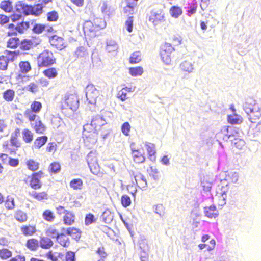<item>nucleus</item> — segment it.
<instances>
[{
	"label": "nucleus",
	"mask_w": 261,
	"mask_h": 261,
	"mask_svg": "<svg viewBox=\"0 0 261 261\" xmlns=\"http://www.w3.org/2000/svg\"><path fill=\"white\" fill-rule=\"evenodd\" d=\"M56 63V59L53 53L45 49L40 53L37 57V64L39 68L47 67Z\"/></svg>",
	"instance_id": "obj_1"
},
{
	"label": "nucleus",
	"mask_w": 261,
	"mask_h": 261,
	"mask_svg": "<svg viewBox=\"0 0 261 261\" xmlns=\"http://www.w3.org/2000/svg\"><path fill=\"white\" fill-rule=\"evenodd\" d=\"M34 20L30 21H22L20 22L17 23L12 22L8 24V29L9 31L8 32V36L16 35L17 34H24L30 27L31 24H32Z\"/></svg>",
	"instance_id": "obj_2"
},
{
	"label": "nucleus",
	"mask_w": 261,
	"mask_h": 261,
	"mask_svg": "<svg viewBox=\"0 0 261 261\" xmlns=\"http://www.w3.org/2000/svg\"><path fill=\"white\" fill-rule=\"evenodd\" d=\"M174 48L171 44L165 43L163 44L160 50V55L162 61L167 65L172 62V53L174 51Z\"/></svg>",
	"instance_id": "obj_3"
},
{
	"label": "nucleus",
	"mask_w": 261,
	"mask_h": 261,
	"mask_svg": "<svg viewBox=\"0 0 261 261\" xmlns=\"http://www.w3.org/2000/svg\"><path fill=\"white\" fill-rule=\"evenodd\" d=\"M48 41L50 45L59 50H61L67 46L65 40L62 37L57 35H54L48 38Z\"/></svg>",
	"instance_id": "obj_4"
},
{
	"label": "nucleus",
	"mask_w": 261,
	"mask_h": 261,
	"mask_svg": "<svg viewBox=\"0 0 261 261\" xmlns=\"http://www.w3.org/2000/svg\"><path fill=\"white\" fill-rule=\"evenodd\" d=\"M98 91L92 84L87 85L86 89V96L89 104L95 106L96 98L98 96Z\"/></svg>",
	"instance_id": "obj_5"
},
{
	"label": "nucleus",
	"mask_w": 261,
	"mask_h": 261,
	"mask_svg": "<svg viewBox=\"0 0 261 261\" xmlns=\"http://www.w3.org/2000/svg\"><path fill=\"white\" fill-rule=\"evenodd\" d=\"M229 190L228 184L226 181H221L220 185H219V188L216 192V196L219 199L220 204L223 205L226 204L227 198V192Z\"/></svg>",
	"instance_id": "obj_6"
},
{
	"label": "nucleus",
	"mask_w": 261,
	"mask_h": 261,
	"mask_svg": "<svg viewBox=\"0 0 261 261\" xmlns=\"http://www.w3.org/2000/svg\"><path fill=\"white\" fill-rule=\"evenodd\" d=\"M7 54L11 56L10 58L2 55L0 56V70H6L8 69V63L14 62L18 56V53L16 51H7Z\"/></svg>",
	"instance_id": "obj_7"
},
{
	"label": "nucleus",
	"mask_w": 261,
	"mask_h": 261,
	"mask_svg": "<svg viewBox=\"0 0 261 261\" xmlns=\"http://www.w3.org/2000/svg\"><path fill=\"white\" fill-rule=\"evenodd\" d=\"M96 20L94 23L91 21H86L84 23L83 29L85 34L89 35L92 34V35H95L96 32L101 28L99 25L97 24L98 20L96 19Z\"/></svg>",
	"instance_id": "obj_8"
},
{
	"label": "nucleus",
	"mask_w": 261,
	"mask_h": 261,
	"mask_svg": "<svg viewBox=\"0 0 261 261\" xmlns=\"http://www.w3.org/2000/svg\"><path fill=\"white\" fill-rule=\"evenodd\" d=\"M65 103L67 109L73 111H76L79 106V100L77 94L73 93L68 95L65 99Z\"/></svg>",
	"instance_id": "obj_9"
},
{
	"label": "nucleus",
	"mask_w": 261,
	"mask_h": 261,
	"mask_svg": "<svg viewBox=\"0 0 261 261\" xmlns=\"http://www.w3.org/2000/svg\"><path fill=\"white\" fill-rule=\"evenodd\" d=\"M29 119L31 122V125L37 133H43L45 130V127L37 115H29Z\"/></svg>",
	"instance_id": "obj_10"
},
{
	"label": "nucleus",
	"mask_w": 261,
	"mask_h": 261,
	"mask_svg": "<svg viewBox=\"0 0 261 261\" xmlns=\"http://www.w3.org/2000/svg\"><path fill=\"white\" fill-rule=\"evenodd\" d=\"M22 18L20 14L13 13L10 16L5 14H0V25L4 26L9 23L11 19L12 23L16 22L20 20Z\"/></svg>",
	"instance_id": "obj_11"
},
{
	"label": "nucleus",
	"mask_w": 261,
	"mask_h": 261,
	"mask_svg": "<svg viewBox=\"0 0 261 261\" xmlns=\"http://www.w3.org/2000/svg\"><path fill=\"white\" fill-rule=\"evenodd\" d=\"M43 172L39 171L34 173L32 175V178L30 181V186L34 189H38L41 187L42 184L40 179L42 177Z\"/></svg>",
	"instance_id": "obj_12"
},
{
	"label": "nucleus",
	"mask_w": 261,
	"mask_h": 261,
	"mask_svg": "<svg viewBox=\"0 0 261 261\" xmlns=\"http://www.w3.org/2000/svg\"><path fill=\"white\" fill-rule=\"evenodd\" d=\"M135 180L137 184H139V187L143 190H146L147 187V180L145 176L141 173H138L137 174L133 173Z\"/></svg>",
	"instance_id": "obj_13"
},
{
	"label": "nucleus",
	"mask_w": 261,
	"mask_h": 261,
	"mask_svg": "<svg viewBox=\"0 0 261 261\" xmlns=\"http://www.w3.org/2000/svg\"><path fill=\"white\" fill-rule=\"evenodd\" d=\"M107 123L106 121L101 115H95L93 117L91 125L96 129L98 127H101Z\"/></svg>",
	"instance_id": "obj_14"
},
{
	"label": "nucleus",
	"mask_w": 261,
	"mask_h": 261,
	"mask_svg": "<svg viewBox=\"0 0 261 261\" xmlns=\"http://www.w3.org/2000/svg\"><path fill=\"white\" fill-rule=\"evenodd\" d=\"M204 213L206 217L210 218H215L218 215V212L215 205L204 207Z\"/></svg>",
	"instance_id": "obj_15"
},
{
	"label": "nucleus",
	"mask_w": 261,
	"mask_h": 261,
	"mask_svg": "<svg viewBox=\"0 0 261 261\" xmlns=\"http://www.w3.org/2000/svg\"><path fill=\"white\" fill-rule=\"evenodd\" d=\"M58 70L59 69L55 67H49L44 70L42 74L49 79H55L58 75Z\"/></svg>",
	"instance_id": "obj_16"
},
{
	"label": "nucleus",
	"mask_w": 261,
	"mask_h": 261,
	"mask_svg": "<svg viewBox=\"0 0 261 261\" xmlns=\"http://www.w3.org/2000/svg\"><path fill=\"white\" fill-rule=\"evenodd\" d=\"M36 44L31 39H24L20 42L19 48L21 50H29L34 47Z\"/></svg>",
	"instance_id": "obj_17"
},
{
	"label": "nucleus",
	"mask_w": 261,
	"mask_h": 261,
	"mask_svg": "<svg viewBox=\"0 0 261 261\" xmlns=\"http://www.w3.org/2000/svg\"><path fill=\"white\" fill-rule=\"evenodd\" d=\"M90 157H91V153H89L87 156V161L89 166V167L90 169V171L92 173H93L94 175H97L100 171L99 170V166L97 162H95V161H94L93 162H92L90 160Z\"/></svg>",
	"instance_id": "obj_18"
},
{
	"label": "nucleus",
	"mask_w": 261,
	"mask_h": 261,
	"mask_svg": "<svg viewBox=\"0 0 261 261\" xmlns=\"http://www.w3.org/2000/svg\"><path fill=\"white\" fill-rule=\"evenodd\" d=\"M73 55L76 59L85 58L88 56V53L86 47L79 46L74 51Z\"/></svg>",
	"instance_id": "obj_19"
},
{
	"label": "nucleus",
	"mask_w": 261,
	"mask_h": 261,
	"mask_svg": "<svg viewBox=\"0 0 261 261\" xmlns=\"http://www.w3.org/2000/svg\"><path fill=\"white\" fill-rule=\"evenodd\" d=\"M239 173L234 171H227L225 173V180L232 183H237L239 179Z\"/></svg>",
	"instance_id": "obj_20"
},
{
	"label": "nucleus",
	"mask_w": 261,
	"mask_h": 261,
	"mask_svg": "<svg viewBox=\"0 0 261 261\" xmlns=\"http://www.w3.org/2000/svg\"><path fill=\"white\" fill-rule=\"evenodd\" d=\"M62 231H65L67 235L71 236L74 239H79L81 237L79 230L74 227L68 228L66 229L63 228Z\"/></svg>",
	"instance_id": "obj_21"
},
{
	"label": "nucleus",
	"mask_w": 261,
	"mask_h": 261,
	"mask_svg": "<svg viewBox=\"0 0 261 261\" xmlns=\"http://www.w3.org/2000/svg\"><path fill=\"white\" fill-rule=\"evenodd\" d=\"M113 217V214L109 210H107L102 213L100 216V219L106 224H110L112 221Z\"/></svg>",
	"instance_id": "obj_22"
},
{
	"label": "nucleus",
	"mask_w": 261,
	"mask_h": 261,
	"mask_svg": "<svg viewBox=\"0 0 261 261\" xmlns=\"http://www.w3.org/2000/svg\"><path fill=\"white\" fill-rule=\"evenodd\" d=\"M20 72L23 74H26L30 72L32 69L30 63L29 61H20L19 64Z\"/></svg>",
	"instance_id": "obj_23"
},
{
	"label": "nucleus",
	"mask_w": 261,
	"mask_h": 261,
	"mask_svg": "<svg viewBox=\"0 0 261 261\" xmlns=\"http://www.w3.org/2000/svg\"><path fill=\"white\" fill-rule=\"evenodd\" d=\"M39 246L43 249H49L53 245V242L47 237H41L39 242Z\"/></svg>",
	"instance_id": "obj_24"
},
{
	"label": "nucleus",
	"mask_w": 261,
	"mask_h": 261,
	"mask_svg": "<svg viewBox=\"0 0 261 261\" xmlns=\"http://www.w3.org/2000/svg\"><path fill=\"white\" fill-rule=\"evenodd\" d=\"M0 8L6 13H10L13 10V5L9 0L3 1L0 3Z\"/></svg>",
	"instance_id": "obj_25"
},
{
	"label": "nucleus",
	"mask_w": 261,
	"mask_h": 261,
	"mask_svg": "<svg viewBox=\"0 0 261 261\" xmlns=\"http://www.w3.org/2000/svg\"><path fill=\"white\" fill-rule=\"evenodd\" d=\"M57 241L64 247H67L70 245L69 239L64 234V232L60 234L59 236L57 237Z\"/></svg>",
	"instance_id": "obj_26"
},
{
	"label": "nucleus",
	"mask_w": 261,
	"mask_h": 261,
	"mask_svg": "<svg viewBox=\"0 0 261 261\" xmlns=\"http://www.w3.org/2000/svg\"><path fill=\"white\" fill-rule=\"evenodd\" d=\"M146 150L149 156V159L151 161H153L155 160V156H154L156 152L154 149L155 146L153 144L150 143H146L145 144Z\"/></svg>",
	"instance_id": "obj_27"
},
{
	"label": "nucleus",
	"mask_w": 261,
	"mask_h": 261,
	"mask_svg": "<svg viewBox=\"0 0 261 261\" xmlns=\"http://www.w3.org/2000/svg\"><path fill=\"white\" fill-rule=\"evenodd\" d=\"M132 91V88L131 87H125L120 90L117 93V97L121 100L124 101L127 98V94Z\"/></svg>",
	"instance_id": "obj_28"
},
{
	"label": "nucleus",
	"mask_w": 261,
	"mask_h": 261,
	"mask_svg": "<svg viewBox=\"0 0 261 261\" xmlns=\"http://www.w3.org/2000/svg\"><path fill=\"white\" fill-rule=\"evenodd\" d=\"M39 246V241L35 239L28 240L26 247L31 251H36Z\"/></svg>",
	"instance_id": "obj_29"
},
{
	"label": "nucleus",
	"mask_w": 261,
	"mask_h": 261,
	"mask_svg": "<svg viewBox=\"0 0 261 261\" xmlns=\"http://www.w3.org/2000/svg\"><path fill=\"white\" fill-rule=\"evenodd\" d=\"M75 215L74 214L68 211L64 216L63 221L64 224L71 225L74 222Z\"/></svg>",
	"instance_id": "obj_30"
},
{
	"label": "nucleus",
	"mask_w": 261,
	"mask_h": 261,
	"mask_svg": "<svg viewBox=\"0 0 261 261\" xmlns=\"http://www.w3.org/2000/svg\"><path fill=\"white\" fill-rule=\"evenodd\" d=\"M142 60V54L140 51H136L132 53L129 59L130 64H137Z\"/></svg>",
	"instance_id": "obj_31"
},
{
	"label": "nucleus",
	"mask_w": 261,
	"mask_h": 261,
	"mask_svg": "<svg viewBox=\"0 0 261 261\" xmlns=\"http://www.w3.org/2000/svg\"><path fill=\"white\" fill-rule=\"evenodd\" d=\"M20 44L19 39L17 37L10 38L7 41V47L12 49H15Z\"/></svg>",
	"instance_id": "obj_32"
},
{
	"label": "nucleus",
	"mask_w": 261,
	"mask_h": 261,
	"mask_svg": "<svg viewBox=\"0 0 261 261\" xmlns=\"http://www.w3.org/2000/svg\"><path fill=\"white\" fill-rule=\"evenodd\" d=\"M4 99L7 101L13 100L15 96V91L12 89H7L5 91L3 94Z\"/></svg>",
	"instance_id": "obj_33"
},
{
	"label": "nucleus",
	"mask_w": 261,
	"mask_h": 261,
	"mask_svg": "<svg viewBox=\"0 0 261 261\" xmlns=\"http://www.w3.org/2000/svg\"><path fill=\"white\" fill-rule=\"evenodd\" d=\"M19 7L23 14L25 16L32 15V6L24 3H21L19 5Z\"/></svg>",
	"instance_id": "obj_34"
},
{
	"label": "nucleus",
	"mask_w": 261,
	"mask_h": 261,
	"mask_svg": "<svg viewBox=\"0 0 261 261\" xmlns=\"http://www.w3.org/2000/svg\"><path fill=\"white\" fill-rule=\"evenodd\" d=\"M170 13L172 17L178 18L182 13L180 7L176 6H172L169 10Z\"/></svg>",
	"instance_id": "obj_35"
},
{
	"label": "nucleus",
	"mask_w": 261,
	"mask_h": 261,
	"mask_svg": "<svg viewBox=\"0 0 261 261\" xmlns=\"http://www.w3.org/2000/svg\"><path fill=\"white\" fill-rule=\"evenodd\" d=\"M227 120L231 124H239L242 122L241 115H227Z\"/></svg>",
	"instance_id": "obj_36"
},
{
	"label": "nucleus",
	"mask_w": 261,
	"mask_h": 261,
	"mask_svg": "<svg viewBox=\"0 0 261 261\" xmlns=\"http://www.w3.org/2000/svg\"><path fill=\"white\" fill-rule=\"evenodd\" d=\"M21 231L24 236H32L35 232L36 229L35 227L30 225L23 226L21 228Z\"/></svg>",
	"instance_id": "obj_37"
},
{
	"label": "nucleus",
	"mask_w": 261,
	"mask_h": 261,
	"mask_svg": "<svg viewBox=\"0 0 261 261\" xmlns=\"http://www.w3.org/2000/svg\"><path fill=\"white\" fill-rule=\"evenodd\" d=\"M46 25L44 24L35 23L32 28V31L35 34H40L45 31Z\"/></svg>",
	"instance_id": "obj_38"
},
{
	"label": "nucleus",
	"mask_w": 261,
	"mask_h": 261,
	"mask_svg": "<svg viewBox=\"0 0 261 261\" xmlns=\"http://www.w3.org/2000/svg\"><path fill=\"white\" fill-rule=\"evenodd\" d=\"M47 141V137L46 136L38 137L34 142V146L37 148H40L46 143Z\"/></svg>",
	"instance_id": "obj_39"
},
{
	"label": "nucleus",
	"mask_w": 261,
	"mask_h": 261,
	"mask_svg": "<svg viewBox=\"0 0 261 261\" xmlns=\"http://www.w3.org/2000/svg\"><path fill=\"white\" fill-rule=\"evenodd\" d=\"M129 72L133 76H140L143 73V69L141 66L130 67L129 68Z\"/></svg>",
	"instance_id": "obj_40"
},
{
	"label": "nucleus",
	"mask_w": 261,
	"mask_h": 261,
	"mask_svg": "<svg viewBox=\"0 0 261 261\" xmlns=\"http://www.w3.org/2000/svg\"><path fill=\"white\" fill-rule=\"evenodd\" d=\"M180 67L181 70L188 72H192L193 69V65L188 61H184L180 64Z\"/></svg>",
	"instance_id": "obj_41"
},
{
	"label": "nucleus",
	"mask_w": 261,
	"mask_h": 261,
	"mask_svg": "<svg viewBox=\"0 0 261 261\" xmlns=\"http://www.w3.org/2000/svg\"><path fill=\"white\" fill-rule=\"evenodd\" d=\"M118 49V46L115 42H110L106 47V51L109 53L116 54Z\"/></svg>",
	"instance_id": "obj_42"
},
{
	"label": "nucleus",
	"mask_w": 261,
	"mask_h": 261,
	"mask_svg": "<svg viewBox=\"0 0 261 261\" xmlns=\"http://www.w3.org/2000/svg\"><path fill=\"white\" fill-rule=\"evenodd\" d=\"M46 15L47 20L49 22H56L59 19L58 13L55 10L48 12Z\"/></svg>",
	"instance_id": "obj_43"
},
{
	"label": "nucleus",
	"mask_w": 261,
	"mask_h": 261,
	"mask_svg": "<svg viewBox=\"0 0 261 261\" xmlns=\"http://www.w3.org/2000/svg\"><path fill=\"white\" fill-rule=\"evenodd\" d=\"M164 16L161 13H155L150 16L149 20L155 25H156L161 22Z\"/></svg>",
	"instance_id": "obj_44"
},
{
	"label": "nucleus",
	"mask_w": 261,
	"mask_h": 261,
	"mask_svg": "<svg viewBox=\"0 0 261 261\" xmlns=\"http://www.w3.org/2000/svg\"><path fill=\"white\" fill-rule=\"evenodd\" d=\"M42 217L48 222H53L55 218L54 213L49 210H46L43 213Z\"/></svg>",
	"instance_id": "obj_45"
},
{
	"label": "nucleus",
	"mask_w": 261,
	"mask_h": 261,
	"mask_svg": "<svg viewBox=\"0 0 261 261\" xmlns=\"http://www.w3.org/2000/svg\"><path fill=\"white\" fill-rule=\"evenodd\" d=\"M71 188L75 190L81 189L83 185V181L81 179H74L70 183Z\"/></svg>",
	"instance_id": "obj_46"
},
{
	"label": "nucleus",
	"mask_w": 261,
	"mask_h": 261,
	"mask_svg": "<svg viewBox=\"0 0 261 261\" xmlns=\"http://www.w3.org/2000/svg\"><path fill=\"white\" fill-rule=\"evenodd\" d=\"M23 139L26 143H30L33 140V134L28 129H24L22 132Z\"/></svg>",
	"instance_id": "obj_47"
},
{
	"label": "nucleus",
	"mask_w": 261,
	"mask_h": 261,
	"mask_svg": "<svg viewBox=\"0 0 261 261\" xmlns=\"http://www.w3.org/2000/svg\"><path fill=\"white\" fill-rule=\"evenodd\" d=\"M42 108V104L40 102L34 101L31 105V110L33 112L39 113Z\"/></svg>",
	"instance_id": "obj_48"
},
{
	"label": "nucleus",
	"mask_w": 261,
	"mask_h": 261,
	"mask_svg": "<svg viewBox=\"0 0 261 261\" xmlns=\"http://www.w3.org/2000/svg\"><path fill=\"white\" fill-rule=\"evenodd\" d=\"M15 218L20 222H24L27 220V216L24 212L21 210H19L16 213Z\"/></svg>",
	"instance_id": "obj_49"
},
{
	"label": "nucleus",
	"mask_w": 261,
	"mask_h": 261,
	"mask_svg": "<svg viewBox=\"0 0 261 261\" xmlns=\"http://www.w3.org/2000/svg\"><path fill=\"white\" fill-rule=\"evenodd\" d=\"M96 219L95 218V216L93 214L89 213L86 214L85 217V224L86 226H88L93 223L95 222Z\"/></svg>",
	"instance_id": "obj_50"
},
{
	"label": "nucleus",
	"mask_w": 261,
	"mask_h": 261,
	"mask_svg": "<svg viewBox=\"0 0 261 261\" xmlns=\"http://www.w3.org/2000/svg\"><path fill=\"white\" fill-rule=\"evenodd\" d=\"M43 6L41 4H38L35 6H32V15L39 16L42 13Z\"/></svg>",
	"instance_id": "obj_51"
},
{
	"label": "nucleus",
	"mask_w": 261,
	"mask_h": 261,
	"mask_svg": "<svg viewBox=\"0 0 261 261\" xmlns=\"http://www.w3.org/2000/svg\"><path fill=\"white\" fill-rule=\"evenodd\" d=\"M27 165L28 169L32 171H35L39 168V164L33 160L28 161Z\"/></svg>",
	"instance_id": "obj_52"
},
{
	"label": "nucleus",
	"mask_w": 261,
	"mask_h": 261,
	"mask_svg": "<svg viewBox=\"0 0 261 261\" xmlns=\"http://www.w3.org/2000/svg\"><path fill=\"white\" fill-rule=\"evenodd\" d=\"M25 88L27 91L33 93H35L38 91V86L37 84L34 82L30 83L25 87Z\"/></svg>",
	"instance_id": "obj_53"
},
{
	"label": "nucleus",
	"mask_w": 261,
	"mask_h": 261,
	"mask_svg": "<svg viewBox=\"0 0 261 261\" xmlns=\"http://www.w3.org/2000/svg\"><path fill=\"white\" fill-rule=\"evenodd\" d=\"M46 234L48 236L51 237L52 238H56L59 236L60 233H59L57 230L53 227H49L46 231Z\"/></svg>",
	"instance_id": "obj_54"
},
{
	"label": "nucleus",
	"mask_w": 261,
	"mask_h": 261,
	"mask_svg": "<svg viewBox=\"0 0 261 261\" xmlns=\"http://www.w3.org/2000/svg\"><path fill=\"white\" fill-rule=\"evenodd\" d=\"M147 171L149 172L150 175L152 177L154 180H158L159 179V172L156 168L150 167L149 170Z\"/></svg>",
	"instance_id": "obj_55"
},
{
	"label": "nucleus",
	"mask_w": 261,
	"mask_h": 261,
	"mask_svg": "<svg viewBox=\"0 0 261 261\" xmlns=\"http://www.w3.org/2000/svg\"><path fill=\"white\" fill-rule=\"evenodd\" d=\"M12 256V252L7 249L0 250V257L3 259H6Z\"/></svg>",
	"instance_id": "obj_56"
},
{
	"label": "nucleus",
	"mask_w": 261,
	"mask_h": 261,
	"mask_svg": "<svg viewBox=\"0 0 261 261\" xmlns=\"http://www.w3.org/2000/svg\"><path fill=\"white\" fill-rule=\"evenodd\" d=\"M121 204L124 207H127L131 204L130 197L126 195H124L121 197Z\"/></svg>",
	"instance_id": "obj_57"
},
{
	"label": "nucleus",
	"mask_w": 261,
	"mask_h": 261,
	"mask_svg": "<svg viewBox=\"0 0 261 261\" xmlns=\"http://www.w3.org/2000/svg\"><path fill=\"white\" fill-rule=\"evenodd\" d=\"M33 197L38 200H41L43 199H46L47 198V194L44 192L37 193L33 192Z\"/></svg>",
	"instance_id": "obj_58"
},
{
	"label": "nucleus",
	"mask_w": 261,
	"mask_h": 261,
	"mask_svg": "<svg viewBox=\"0 0 261 261\" xmlns=\"http://www.w3.org/2000/svg\"><path fill=\"white\" fill-rule=\"evenodd\" d=\"M154 212L158 214L160 216H162L164 213L165 208L162 204H158L153 206Z\"/></svg>",
	"instance_id": "obj_59"
},
{
	"label": "nucleus",
	"mask_w": 261,
	"mask_h": 261,
	"mask_svg": "<svg viewBox=\"0 0 261 261\" xmlns=\"http://www.w3.org/2000/svg\"><path fill=\"white\" fill-rule=\"evenodd\" d=\"M133 17L129 16L127 18L125 21V26L126 27L127 31L130 33L133 31Z\"/></svg>",
	"instance_id": "obj_60"
},
{
	"label": "nucleus",
	"mask_w": 261,
	"mask_h": 261,
	"mask_svg": "<svg viewBox=\"0 0 261 261\" xmlns=\"http://www.w3.org/2000/svg\"><path fill=\"white\" fill-rule=\"evenodd\" d=\"M50 170L51 172L56 173L60 170V165L58 163L54 162L50 164Z\"/></svg>",
	"instance_id": "obj_61"
},
{
	"label": "nucleus",
	"mask_w": 261,
	"mask_h": 261,
	"mask_svg": "<svg viewBox=\"0 0 261 261\" xmlns=\"http://www.w3.org/2000/svg\"><path fill=\"white\" fill-rule=\"evenodd\" d=\"M130 129V126L128 122L124 123L121 126V130L124 135L128 136Z\"/></svg>",
	"instance_id": "obj_62"
},
{
	"label": "nucleus",
	"mask_w": 261,
	"mask_h": 261,
	"mask_svg": "<svg viewBox=\"0 0 261 261\" xmlns=\"http://www.w3.org/2000/svg\"><path fill=\"white\" fill-rule=\"evenodd\" d=\"M11 144L15 146L16 147H20L21 146V143L17 140L16 138V134L15 135H12L10 140Z\"/></svg>",
	"instance_id": "obj_63"
},
{
	"label": "nucleus",
	"mask_w": 261,
	"mask_h": 261,
	"mask_svg": "<svg viewBox=\"0 0 261 261\" xmlns=\"http://www.w3.org/2000/svg\"><path fill=\"white\" fill-rule=\"evenodd\" d=\"M135 8L125 6L123 9V13L127 16L132 15L135 13Z\"/></svg>",
	"instance_id": "obj_64"
}]
</instances>
